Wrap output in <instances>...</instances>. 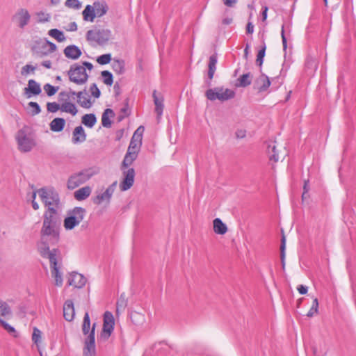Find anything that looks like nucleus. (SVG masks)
<instances>
[{"label":"nucleus","mask_w":356,"mask_h":356,"mask_svg":"<svg viewBox=\"0 0 356 356\" xmlns=\"http://www.w3.org/2000/svg\"><path fill=\"white\" fill-rule=\"evenodd\" d=\"M58 215L44 213L40 239L37 243V250L40 254L51 252L49 245H54L59 241Z\"/></svg>","instance_id":"obj_1"},{"label":"nucleus","mask_w":356,"mask_h":356,"mask_svg":"<svg viewBox=\"0 0 356 356\" xmlns=\"http://www.w3.org/2000/svg\"><path fill=\"white\" fill-rule=\"evenodd\" d=\"M37 196L40 197L44 206L47 208L44 213L59 214L60 199L58 193L53 188H42L32 192L30 198L32 206L35 210L40 207L35 201Z\"/></svg>","instance_id":"obj_2"},{"label":"nucleus","mask_w":356,"mask_h":356,"mask_svg":"<svg viewBox=\"0 0 356 356\" xmlns=\"http://www.w3.org/2000/svg\"><path fill=\"white\" fill-rule=\"evenodd\" d=\"M40 256L44 259H47L49 261V268L51 277L54 280V284L57 286H61L63 283V273L62 266V258L60 252L57 248H53L51 252L47 254H40Z\"/></svg>","instance_id":"obj_3"},{"label":"nucleus","mask_w":356,"mask_h":356,"mask_svg":"<svg viewBox=\"0 0 356 356\" xmlns=\"http://www.w3.org/2000/svg\"><path fill=\"white\" fill-rule=\"evenodd\" d=\"M92 69V64L87 61L83 62L81 65L74 63L67 71L69 79L76 85H83L88 81L89 77L87 70L91 72Z\"/></svg>","instance_id":"obj_4"},{"label":"nucleus","mask_w":356,"mask_h":356,"mask_svg":"<svg viewBox=\"0 0 356 356\" xmlns=\"http://www.w3.org/2000/svg\"><path fill=\"white\" fill-rule=\"evenodd\" d=\"M15 139L17 149L22 153L31 152L37 145L34 136L26 127L17 131Z\"/></svg>","instance_id":"obj_5"},{"label":"nucleus","mask_w":356,"mask_h":356,"mask_svg":"<svg viewBox=\"0 0 356 356\" xmlns=\"http://www.w3.org/2000/svg\"><path fill=\"white\" fill-rule=\"evenodd\" d=\"M86 211L82 207H74L70 210L63 220V227L66 231H71L78 227L83 220Z\"/></svg>","instance_id":"obj_6"},{"label":"nucleus","mask_w":356,"mask_h":356,"mask_svg":"<svg viewBox=\"0 0 356 356\" xmlns=\"http://www.w3.org/2000/svg\"><path fill=\"white\" fill-rule=\"evenodd\" d=\"M99 173V168L97 166H92L83 169L81 172L72 176L67 182L69 188H74L90 180L94 176Z\"/></svg>","instance_id":"obj_7"},{"label":"nucleus","mask_w":356,"mask_h":356,"mask_svg":"<svg viewBox=\"0 0 356 356\" xmlns=\"http://www.w3.org/2000/svg\"><path fill=\"white\" fill-rule=\"evenodd\" d=\"M74 97V91L67 90L60 92L58 95V102L61 103V112L69 114L72 116H76L79 113L77 106L72 98Z\"/></svg>","instance_id":"obj_8"},{"label":"nucleus","mask_w":356,"mask_h":356,"mask_svg":"<svg viewBox=\"0 0 356 356\" xmlns=\"http://www.w3.org/2000/svg\"><path fill=\"white\" fill-rule=\"evenodd\" d=\"M205 96L210 101L225 102L233 99L235 92L229 88L224 87H216L209 89L205 92Z\"/></svg>","instance_id":"obj_9"},{"label":"nucleus","mask_w":356,"mask_h":356,"mask_svg":"<svg viewBox=\"0 0 356 356\" xmlns=\"http://www.w3.org/2000/svg\"><path fill=\"white\" fill-rule=\"evenodd\" d=\"M31 14L28 8L19 7L11 17V22L20 29H25L31 21Z\"/></svg>","instance_id":"obj_10"},{"label":"nucleus","mask_w":356,"mask_h":356,"mask_svg":"<svg viewBox=\"0 0 356 356\" xmlns=\"http://www.w3.org/2000/svg\"><path fill=\"white\" fill-rule=\"evenodd\" d=\"M31 49L36 56L43 58L55 52L57 47L54 43L46 40L36 42Z\"/></svg>","instance_id":"obj_11"},{"label":"nucleus","mask_w":356,"mask_h":356,"mask_svg":"<svg viewBox=\"0 0 356 356\" xmlns=\"http://www.w3.org/2000/svg\"><path fill=\"white\" fill-rule=\"evenodd\" d=\"M111 37L109 29L90 30L87 32L86 38L88 41L104 44L108 42Z\"/></svg>","instance_id":"obj_12"},{"label":"nucleus","mask_w":356,"mask_h":356,"mask_svg":"<svg viewBox=\"0 0 356 356\" xmlns=\"http://www.w3.org/2000/svg\"><path fill=\"white\" fill-rule=\"evenodd\" d=\"M95 323L92 325V328L89 335L84 339L83 356H97L95 346Z\"/></svg>","instance_id":"obj_13"},{"label":"nucleus","mask_w":356,"mask_h":356,"mask_svg":"<svg viewBox=\"0 0 356 356\" xmlns=\"http://www.w3.org/2000/svg\"><path fill=\"white\" fill-rule=\"evenodd\" d=\"M117 184L118 183L115 181L108 186L104 191L98 193L94 197V203L98 205L103 203L109 204L116 188Z\"/></svg>","instance_id":"obj_14"},{"label":"nucleus","mask_w":356,"mask_h":356,"mask_svg":"<svg viewBox=\"0 0 356 356\" xmlns=\"http://www.w3.org/2000/svg\"><path fill=\"white\" fill-rule=\"evenodd\" d=\"M122 179L119 184V188L121 191H127L130 189L134 183L135 180V170L134 168H122Z\"/></svg>","instance_id":"obj_15"},{"label":"nucleus","mask_w":356,"mask_h":356,"mask_svg":"<svg viewBox=\"0 0 356 356\" xmlns=\"http://www.w3.org/2000/svg\"><path fill=\"white\" fill-rule=\"evenodd\" d=\"M115 325V319L113 314L110 312H106L104 314L103 329L101 337L104 339H108L111 335Z\"/></svg>","instance_id":"obj_16"},{"label":"nucleus","mask_w":356,"mask_h":356,"mask_svg":"<svg viewBox=\"0 0 356 356\" xmlns=\"http://www.w3.org/2000/svg\"><path fill=\"white\" fill-rule=\"evenodd\" d=\"M86 282L87 279L83 275L76 272L70 273L67 277L68 285L74 288L81 289L86 285Z\"/></svg>","instance_id":"obj_17"},{"label":"nucleus","mask_w":356,"mask_h":356,"mask_svg":"<svg viewBox=\"0 0 356 356\" xmlns=\"http://www.w3.org/2000/svg\"><path fill=\"white\" fill-rule=\"evenodd\" d=\"M42 92L40 85L33 79L28 81V85L24 89V93L27 99L39 95Z\"/></svg>","instance_id":"obj_18"},{"label":"nucleus","mask_w":356,"mask_h":356,"mask_svg":"<svg viewBox=\"0 0 356 356\" xmlns=\"http://www.w3.org/2000/svg\"><path fill=\"white\" fill-rule=\"evenodd\" d=\"M74 97H77L78 104L84 108H90L93 105L94 101L91 99L86 90L79 92L74 91Z\"/></svg>","instance_id":"obj_19"},{"label":"nucleus","mask_w":356,"mask_h":356,"mask_svg":"<svg viewBox=\"0 0 356 356\" xmlns=\"http://www.w3.org/2000/svg\"><path fill=\"white\" fill-rule=\"evenodd\" d=\"M63 53L66 58L71 60H77L82 54L79 47L74 44L67 46L64 49Z\"/></svg>","instance_id":"obj_20"},{"label":"nucleus","mask_w":356,"mask_h":356,"mask_svg":"<svg viewBox=\"0 0 356 356\" xmlns=\"http://www.w3.org/2000/svg\"><path fill=\"white\" fill-rule=\"evenodd\" d=\"M63 316L66 321H72L75 316L74 304L72 300H68L63 305Z\"/></svg>","instance_id":"obj_21"},{"label":"nucleus","mask_w":356,"mask_h":356,"mask_svg":"<svg viewBox=\"0 0 356 356\" xmlns=\"http://www.w3.org/2000/svg\"><path fill=\"white\" fill-rule=\"evenodd\" d=\"M86 140V134L82 126L75 127L72 132V143L74 144L82 143Z\"/></svg>","instance_id":"obj_22"},{"label":"nucleus","mask_w":356,"mask_h":356,"mask_svg":"<svg viewBox=\"0 0 356 356\" xmlns=\"http://www.w3.org/2000/svg\"><path fill=\"white\" fill-rule=\"evenodd\" d=\"M144 131V127H139L136 131L134 132L130 144V146H132L135 149H140V147L142 145V137H143V133Z\"/></svg>","instance_id":"obj_23"},{"label":"nucleus","mask_w":356,"mask_h":356,"mask_svg":"<svg viewBox=\"0 0 356 356\" xmlns=\"http://www.w3.org/2000/svg\"><path fill=\"white\" fill-rule=\"evenodd\" d=\"M154 102L155 104V112L156 113L158 118H161L163 111V101L164 98L162 95L158 94L156 91L153 92Z\"/></svg>","instance_id":"obj_24"},{"label":"nucleus","mask_w":356,"mask_h":356,"mask_svg":"<svg viewBox=\"0 0 356 356\" xmlns=\"http://www.w3.org/2000/svg\"><path fill=\"white\" fill-rule=\"evenodd\" d=\"M255 86L259 92L266 91L270 86V81L266 75L261 74L255 81Z\"/></svg>","instance_id":"obj_25"},{"label":"nucleus","mask_w":356,"mask_h":356,"mask_svg":"<svg viewBox=\"0 0 356 356\" xmlns=\"http://www.w3.org/2000/svg\"><path fill=\"white\" fill-rule=\"evenodd\" d=\"M213 229L215 234L224 235L227 232V226L219 218H216L213 220Z\"/></svg>","instance_id":"obj_26"},{"label":"nucleus","mask_w":356,"mask_h":356,"mask_svg":"<svg viewBox=\"0 0 356 356\" xmlns=\"http://www.w3.org/2000/svg\"><path fill=\"white\" fill-rule=\"evenodd\" d=\"M92 5L97 17H101L105 15L108 10V6L104 1H95Z\"/></svg>","instance_id":"obj_27"},{"label":"nucleus","mask_w":356,"mask_h":356,"mask_svg":"<svg viewBox=\"0 0 356 356\" xmlns=\"http://www.w3.org/2000/svg\"><path fill=\"white\" fill-rule=\"evenodd\" d=\"M91 193V187L86 186L76 190L74 193V196L76 200L82 201L88 198L90 195Z\"/></svg>","instance_id":"obj_28"},{"label":"nucleus","mask_w":356,"mask_h":356,"mask_svg":"<svg viewBox=\"0 0 356 356\" xmlns=\"http://www.w3.org/2000/svg\"><path fill=\"white\" fill-rule=\"evenodd\" d=\"M12 314L13 312L8 303L0 300V320L9 318Z\"/></svg>","instance_id":"obj_29"},{"label":"nucleus","mask_w":356,"mask_h":356,"mask_svg":"<svg viewBox=\"0 0 356 356\" xmlns=\"http://www.w3.org/2000/svg\"><path fill=\"white\" fill-rule=\"evenodd\" d=\"M83 20L86 22H93L95 17V10L93 5H87L82 12Z\"/></svg>","instance_id":"obj_30"},{"label":"nucleus","mask_w":356,"mask_h":356,"mask_svg":"<svg viewBox=\"0 0 356 356\" xmlns=\"http://www.w3.org/2000/svg\"><path fill=\"white\" fill-rule=\"evenodd\" d=\"M65 125V120L61 118H54L50 122V129L54 132H60L63 130Z\"/></svg>","instance_id":"obj_31"},{"label":"nucleus","mask_w":356,"mask_h":356,"mask_svg":"<svg viewBox=\"0 0 356 356\" xmlns=\"http://www.w3.org/2000/svg\"><path fill=\"white\" fill-rule=\"evenodd\" d=\"M48 35L58 42H63L66 40V37L64 33L58 29H50L48 31Z\"/></svg>","instance_id":"obj_32"},{"label":"nucleus","mask_w":356,"mask_h":356,"mask_svg":"<svg viewBox=\"0 0 356 356\" xmlns=\"http://www.w3.org/2000/svg\"><path fill=\"white\" fill-rule=\"evenodd\" d=\"M114 117V113L111 108H106L102 116V123L103 127H109L111 125V118Z\"/></svg>","instance_id":"obj_33"},{"label":"nucleus","mask_w":356,"mask_h":356,"mask_svg":"<svg viewBox=\"0 0 356 356\" xmlns=\"http://www.w3.org/2000/svg\"><path fill=\"white\" fill-rule=\"evenodd\" d=\"M82 123L88 128H92L97 122V118L95 114H86L82 117Z\"/></svg>","instance_id":"obj_34"},{"label":"nucleus","mask_w":356,"mask_h":356,"mask_svg":"<svg viewBox=\"0 0 356 356\" xmlns=\"http://www.w3.org/2000/svg\"><path fill=\"white\" fill-rule=\"evenodd\" d=\"M112 68L118 74H122L125 71L124 61L120 59H114L112 63Z\"/></svg>","instance_id":"obj_35"},{"label":"nucleus","mask_w":356,"mask_h":356,"mask_svg":"<svg viewBox=\"0 0 356 356\" xmlns=\"http://www.w3.org/2000/svg\"><path fill=\"white\" fill-rule=\"evenodd\" d=\"M267 152L270 160L274 161L275 162L279 160L280 156L277 152V146L275 142H271L270 144H268L267 147Z\"/></svg>","instance_id":"obj_36"},{"label":"nucleus","mask_w":356,"mask_h":356,"mask_svg":"<svg viewBox=\"0 0 356 356\" xmlns=\"http://www.w3.org/2000/svg\"><path fill=\"white\" fill-rule=\"evenodd\" d=\"M218 59L216 55H212L209 58V71H208V76L210 79H212L216 70V65H217Z\"/></svg>","instance_id":"obj_37"},{"label":"nucleus","mask_w":356,"mask_h":356,"mask_svg":"<svg viewBox=\"0 0 356 356\" xmlns=\"http://www.w3.org/2000/svg\"><path fill=\"white\" fill-rule=\"evenodd\" d=\"M137 155L135 154L134 152H127L123 162H122V168L124 169L129 168L133 162L136 159Z\"/></svg>","instance_id":"obj_38"},{"label":"nucleus","mask_w":356,"mask_h":356,"mask_svg":"<svg viewBox=\"0 0 356 356\" xmlns=\"http://www.w3.org/2000/svg\"><path fill=\"white\" fill-rule=\"evenodd\" d=\"M26 110L27 113L31 115H36L41 112L40 107L37 102H30L26 107Z\"/></svg>","instance_id":"obj_39"},{"label":"nucleus","mask_w":356,"mask_h":356,"mask_svg":"<svg viewBox=\"0 0 356 356\" xmlns=\"http://www.w3.org/2000/svg\"><path fill=\"white\" fill-rule=\"evenodd\" d=\"M35 16L37 22L40 24L49 22L51 19V14L44 10L35 13Z\"/></svg>","instance_id":"obj_40"},{"label":"nucleus","mask_w":356,"mask_h":356,"mask_svg":"<svg viewBox=\"0 0 356 356\" xmlns=\"http://www.w3.org/2000/svg\"><path fill=\"white\" fill-rule=\"evenodd\" d=\"M0 325L3 327L5 330L8 332V334H10L11 336H13L15 338L18 337L19 334L15 330V328L5 321L4 319L0 320Z\"/></svg>","instance_id":"obj_41"},{"label":"nucleus","mask_w":356,"mask_h":356,"mask_svg":"<svg viewBox=\"0 0 356 356\" xmlns=\"http://www.w3.org/2000/svg\"><path fill=\"white\" fill-rule=\"evenodd\" d=\"M92 327H90V316L88 312H86L83 317V325H82V330L83 332L86 337H88L90 334V332L92 330Z\"/></svg>","instance_id":"obj_42"},{"label":"nucleus","mask_w":356,"mask_h":356,"mask_svg":"<svg viewBox=\"0 0 356 356\" xmlns=\"http://www.w3.org/2000/svg\"><path fill=\"white\" fill-rule=\"evenodd\" d=\"M37 67L32 64H26L21 68V75L26 77L29 75L33 74L36 70Z\"/></svg>","instance_id":"obj_43"},{"label":"nucleus","mask_w":356,"mask_h":356,"mask_svg":"<svg viewBox=\"0 0 356 356\" xmlns=\"http://www.w3.org/2000/svg\"><path fill=\"white\" fill-rule=\"evenodd\" d=\"M42 332L36 327H34L33 329L32 334V341L37 346L38 348H39L40 345L42 342Z\"/></svg>","instance_id":"obj_44"},{"label":"nucleus","mask_w":356,"mask_h":356,"mask_svg":"<svg viewBox=\"0 0 356 356\" xmlns=\"http://www.w3.org/2000/svg\"><path fill=\"white\" fill-rule=\"evenodd\" d=\"M238 83L236 84V86L238 87H246L251 84V79L249 73L244 74L241 76H240L238 79Z\"/></svg>","instance_id":"obj_45"},{"label":"nucleus","mask_w":356,"mask_h":356,"mask_svg":"<svg viewBox=\"0 0 356 356\" xmlns=\"http://www.w3.org/2000/svg\"><path fill=\"white\" fill-rule=\"evenodd\" d=\"M318 313V300L317 298H314L312 307L308 311L307 316L308 317H313Z\"/></svg>","instance_id":"obj_46"},{"label":"nucleus","mask_w":356,"mask_h":356,"mask_svg":"<svg viewBox=\"0 0 356 356\" xmlns=\"http://www.w3.org/2000/svg\"><path fill=\"white\" fill-rule=\"evenodd\" d=\"M101 74L103 79V82L107 86H112L113 83L112 74L109 71L104 70L101 72Z\"/></svg>","instance_id":"obj_47"},{"label":"nucleus","mask_w":356,"mask_h":356,"mask_svg":"<svg viewBox=\"0 0 356 356\" xmlns=\"http://www.w3.org/2000/svg\"><path fill=\"white\" fill-rule=\"evenodd\" d=\"M47 109L49 113H56L58 111H61V103L57 102H48L47 104Z\"/></svg>","instance_id":"obj_48"},{"label":"nucleus","mask_w":356,"mask_h":356,"mask_svg":"<svg viewBox=\"0 0 356 356\" xmlns=\"http://www.w3.org/2000/svg\"><path fill=\"white\" fill-rule=\"evenodd\" d=\"M43 89L44 90V92H46V94L51 97V96H53L54 95L58 90V87H55L49 83H46L44 87H43Z\"/></svg>","instance_id":"obj_49"},{"label":"nucleus","mask_w":356,"mask_h":356,"mask_svg":"<svg viewBox=\"0 0 356 356\" xmlns=\"http://www.w3.org/2000/svg\"><path fill=\"white\" fill-rule=\"evenodd\" d=\"M285 248H286V238H285L284 236H282V243H281V247H280V250H281L280 257H281V262H282L283 268H285Z\"/></svg>","instance_id":"obj_50"},{"label":"nucleus","mask_w":356,"mask_h":356,"mask_svg":"<svg viewBox=\"0 0 356 356\" xmlns=\"http://www.w3.org/2000/svg\"><path fill=\"white\" fill-rule=\"evenodd\" d=\"M65 6L70 8L78 10L81 7V3L79 0H66Z\"/></svg>","instance_id":"obj_51"},{"label":"nucleus","mask_w":356,"mask_h":356,"mask_svg":"<svg viewBox=\"0 0 356 356\" xmlns=\"http://www.w3.org/2000/svg\"><path fill=\"white\" fill-rule=\"evenodd\" d=\"M111 55L110 54H103L97 58V62L100 65H106L111 62Z\"/></svg>","instance_id":"obj_52"},{"label":"nucleus","mask_w":356,"mask_h":356,"mask_svg":"<svg viewBox=\"0 0 356 356\" xmlns=\"http://www.w3.org/2000/svg\"><path fill=\"white\" fill-rule=\"evenodd\" d=\"M266 48V44H264L262 48L258 52L256 61L259 66H261V65L263 64L264 58L265 56Z\"/></svg>","instance_id":"obj_53"},{"label":"nucleus","mask_w":356,"mask_h":356,"mask_svg":"<svg viewBox=\"0 0 356 356\" xmlns=\"http://www.w3.org/2000/svg\"><path fill=\"white\" fill-rule=\"evenodd\" d=\"M90 92L91 95L95 99H97L100 97V90L95 83H93L90 86Z\"/></svg>","instance_id":"obj_54"},{"label":"nucleus","mask_w":356,"mask_h":356,"mask_svg":"<svg viewBox=\"0 0 356 356\" xmlns=\"http://www.w3.org/2000/svg\"><path fill=\"white\" fill-rule=\"evenodd\" d=\"M65 29L67 31H70V32H74V31H76L77 30V24L76 22H70V24H68L65 27Z\"/></svg>","instance_id":"obj_55"},{"label":"nucleus","mask_w":356,"mask_h":356,"mask_svg":"<svg viewBox=\"0 0 356 356\" xmlns=\"http://www.w3.org/2000/svg\"><path fill=\"white\" fill-rule=\"evenodd\" d=\"M235 136L238 139H243L246 136V130L243 129H237L235 132Z\"/></svg>","instance_id":"obj_56"},{"label":"nucleus","mask_w":356,"mask_h":356,"mask_svg":"<svg viewBox=\"0 0 356 356\" xmlns=\"http://www.w3.org/2000/svg\"><path fill=\"white\" fill-rule=\"evenodd\" d=\"M281 36H282V40L284 49H286L287 44H286V38L285 34H284V25L282 26Z\"/></svg>","instance_id":"obj_57"},{"label":"nucleus","mask_w":356,"mask_h":356,"mask_svg":"<svg viewBox=\"0 0 356 356\" xmlns=\"http://www.w3.org/2000/svg\"><path fill=\"white\" fill-rule=\"evenodd\" d=\"M254 30V26L253 24L249 22L246 26V32L248 34H252Z\"/></svg>","instance_id":"obj_58"},{"label":"nucleus","mask_w":356,"mask_h":356,"mask_svg":"<svg viewBox=\"0 0 356 356\" xmlns=\"http://www.w3.org/2000/svg\"><path fill=\"white\" fill-rule=\"evenodd\" d=\"M298 292L302 294V295H304V294H306L308 291V288L307 286H304V285H300L298 286L297 288Z\"/></svg>","instance_id":"obj_59"},{"label":"nucleus","mask_w":356,"mask_h":356,"mask_svg":"<svg viewBox=\"0 0 356 356\" xmlns=\"http://www.w3.org/2000/svg\"><path fill=\"white\" fill-rule=\"evenodd\" d=\"M41 65L47 69H50L52 67V63L49 60H44L41 63Z\"/></svg>","instance_id":"obj_60"},{"label":"nucleus","mask_w":356,"mask_h":356,"mask_svg":"<svg viewBox=\"0 0 356 356\" xmlns=\"http://www.w3.org/2000/svg\"><path fill=\"white\" fill-rule=\"evenodd\" d=\"M224 3L227 6H232L236 3V0H223Z\"/></svg>","instance_id":"obj_61"},{"label":"nucleus","mask_w":356,"mask_h":356,"mask_svg":"<svg viewBox=\"0 0 356 356\" xmlns=\"http://www.w3.org/2000/svg\"><path fill=\"white\" fill-rule=\"evenodd\" d=\"M139 152V149H135L134 147H133L132 146H129L128 147V149H127V152H134L136 155L138 156V153Z\"/></svg>","instance_id":"obj_62"},{"label":"nucleus","mask_w":356,"mask_h":356,"mask_svg":"<svg viewBox=\"0 0 356 356\" xmlns=\"http://www.w3.org/2000/svg\"><path fill=\"white\" fill-rule=\"evenodd\" d=\"M132 318H138L139 320H143V316L138 313H134L131 315Z\"/></svg>","instance_id":"obj_63"},{"label":"nucleus","mask_w":356,"mask_h":356,"mask_svg":"<svg viewBox=\"0 0 356 356\" xmlns=\"http://www.w3.org/2000/svg\"><path fill=\"white\" fill-rule=\"evenodd\" d=\"M232 22V17H226L222 19V23L226 25L231 24Z\"/></svg>","instance_id":"obj_64"}]
</instances>
